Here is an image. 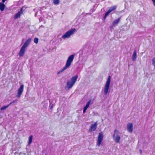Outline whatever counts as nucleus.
Instances as JSON below:
<instances>
[{
	"label": "nucleus",
	"instance_id": "obj_16",
	"mask_svg": "<svg viewBox=\"0 0 155 155\" xmlns=\"http://www.w3.org/2000/svg\"><path fill=\"white\" fill-rule=\"evenodd\" d=\"M5 7V5L2 3H0V9L1 11H2L4 10Z\"/></svg>",
	"mask_w": 155,
	"mask_h": 155
},
{
	"label": "nucleus",
	"instance_id": "obj_7",
	"mask_svg": "<svg viewBox=\"0 0 155 155\" xmlns=\"http://www.w3.org/2000/svg\"><path fill=\"white\" fill-rule=\"evenodd\" d=\"M117 6L116 5H114L110 7L109 10L105 13L104 16V19H105L106 17L109 14L112 12L113 11L116 10L117 8Z\"/></svg>",
	"mask_w": 155,
	"mask_h": 155
},
{
	"label": "nucleus",
	"instance_id": "obj_17",
	"mask_svg": "<svg viewBox=\"0 0 155 155\" xmlns=\"http://www.w3.org/2000/svg\"><path fill=\"white\" fill-rule=\"evenodd\" d=\"M33 137V136L32 135H31L30 136H29L28 142V143L29 145H30L32 143Z\"/></svg>",
	"mask_w": 155,
	"mask_h": 155
},
{
	"label": "nucleus",
	"instance_id": "obj_22",
	"mask_svg": "<svg viewBox=\"0 0 155 155\" xmlns=\"http://www.w3.org/2000/svg\"><path fill=\"white\" fill-rule=\"evenodd\" d=\"M91 100L87 102V103L86 104L85 106H86V107H87V108H88L89 107V106L90 104H91Z\"/></svg>",
	"mask_w": 155,
	"mask_h": 155
},
{
	"label": "nucleus",
	"instance_id": "obj_18",
	"mask_svg": "<svg viewBox=\"0 0 155 155\" xmlns=\"http://www.w3.org/2000/svg\"><path fill=\"white\" fill-rule=\"evenodd\" d=\"M9 106V104H8V105L7 106H4L2 107V108H1V110H3L5 109L6 108H7V107H8Z\"/></svg>",
	"mask_w": 155,
	"mask_h": 155
},
{
	"label": "nucleus",
	"instance_id": "obj_19",
	"mask_svg": "<svg viewBox=\"0 0 155 155\" xmlns=\"http://www.w3.org/2000/svg\"><path fill=\"white\" fill-rule=\"evenodd\" d=\"M53 3L55 5L58 4L59 3V0H54L53 1Z\"/></svg>",
	"mask_w": 155,
	"mask_h": 155
},
{
	"label": "nucleus",
	"instance_id": "obj_14",
	"mask_svg": "<svg viewBox=\"0 0 155 155\" xmlns=\"http://www.w3.org/2000/svg\"><path fill=\"white\" fill-rule=\"evenodd\" d=\"M120 19L121 18H119L118 19L115 20L112 23V25H113L114 26L115 25L117 24L120 22Z\"/></svg>",
	"mask_w": 155,
	"mask_h": 155
},
{
	"label": "nucleus",
	"instance_id": "obj_30",
	"mask_svg": "<svg viewBox=\"0 0 155 155\" xmlns=\"http://www.w3.org/2000/svg\"><path fill=\"white\" fill-rule=\"evenodd\" d=\"M140 153H141L142 151L141 150H140Z\"/></svg>",
	"mask_w": 155,
	"mask_h": 155
},
{
	"label": "nucleus",
	"instance_id": "obj_21",
	"mask_svg": "<svg viewBox=\"0 0 155 155\" xmlns=\"http://www.w3.org/2000/svg\"><path fill=\"white\" fill-rule=\"evenodd\" d=\"M91 100L87 102V103L86 104L85 106H86V107H87V108H88L89 107V106L90 104H91Z\"/></svg>",
	"mask_w": 155,
	"mask_h": 155
},
{
	"label": "nucleus",
	"instance_id": "obj_25",
	"mask_svg": "<svg viewBox=\"0 0 155 155\" xmlns=\"http://www.w3.org/2000/svg\"><path fill=\"white\" fill-rule=\"evenodd\" d=\"M153 1V5L155 6V0H152Z\"/></svg>",
	"mask_w": 155,
	"mask_h": 155
},
{
	"label": "nucleus",
	"instance_id": "obj_26",
	"mask_svg": "<svg viewBox=\"0 0 155 155\" xmlns=\"http://www.w3.org/2000/svg\"><path fill=\"white\" fill-rule=\"evenodd\" d=\"M86 110H86L84 109L83 111V113H85Z\"/></svg>",
	"mask_w": 155,
	"mask_h": 155
},
{
	"label": "nucleus",
	"instance_id": "obj_6",
	"mask_svg": "<svg viewBox=\"0 0 155 155\" xmlns=\"http://www.w3.org/2000/svg\"><path fill=\"white\" fill-rule=\"evenodd\" d=\"M103 133L101 132L99 133L98 135L97 143V145L99 147L100 146L103 140Z\"/></svg>",
	"mask_w": 155,
	"mask_h": 155
},
{
	"label": "nucleus",
	"instance_id": "obj_27",
	"mask_svg": "<svg viewBox=\"0 0 155 155\" xmlns=\"http://www.w3.org/2000/svg\"><path fill=\"white\" fill-rule=\"evenodd\" d=\"M114 26H113V25H112V26H110V28H111V29Z\"/></svg>",
	"mask_w": 155,
	"mask_h": 155
},
{
	"label": "nucleus",
	"instance_id": "obj_2",
	"mask_svg": "<svg viewBox=\"0 0 155 155\" xmlns=\"http://www.w3.org/2000/svg\"><path fill=\"white\" fill-rule=\"evenodd\" d=\"M74 58V55L73 54L69 56L65 66L58 73V74H59L60 72H63V71L69 68L71 66V63L73 60Z\"/></svg>",
	"mask_w": 155,
	"mask_h": 155
},
{
	"label": "nucleus",
	"instance_id": "obj_4",
	"mask_svg": "<svg viewBox=\"0 0 155 155\" xmlns=\"http://www.w3.org/2000/svg\"><path fill=\"white\" fill-rule=\"evenodd\" d=\"M76 31V30L75 28H71L67 31L65 34L62 35V38L63 39L69 38Z\"/></svg>",
	"mask_w": 155,
	"mask_h": 155
},
{
	"label": "nucleus",
	"instance_id": "obj_29",
	"mask_svg": "<svg viewBox=\"0 0 155 155\" xmlns=\"http://www.w3.org/2000/svg\"><path fill=\"white\" fill-rule=\"evenodd\" d=\"M6 0H2V3H4L6 1Z\"/></svg>",
	"mask_w": 155,
	"mask_h": 155
},
{
	"label": "nucleus",
	"instance_id": "obj_13",
	"mask_svg": "<svg viewBox=\"0 0 155 155\" xmlns=\"http://www.w3.org/2000/svg\"><path fill=\"white\" fill-rule=\"evenodd\" d=\"M31 41V38H29L28 39L25 43L24 44V45H23V46L25 47L26 48H27L28 45H29Z\"/></svg>",
	"mask_w": 155,
	"mask_h": 155
},
{
	"label": "nucleus",
	"instance_id": "obj_15",
	"mask_svg": "<svg viewBox=\"0 0 155 155\" xmlns=\"http://www.w3.org/2000/svg\"><path fill=\"white\" fill-rule=\"evenodd\" d=\"M136 59V51L135 50L134 51L133 54L132 55V60L135 61Z\"/></svg>",
	"mask_w": 155,
	"mask_h": 155
},
{
	"label": "nucleus",
	"instance_id": "obj_20",
	"mask_svg": "<svg viewBox=\"0 0 155 155\" xmlns=\"http://www.w3.org/2000/svg\"><path fill=\"white\" fill-rule=\"evenodd\" d=\"M34 43H35V44H37L38 43V39L37 38H34Z\"/></svg>",
	"mask_w": 155,
	"mask_h": 155
},
{
	"label": "nucleus",
	"instance_id": "obj_11",
	"mask_svg": "<svg viewBox=\"0 0 155 155\" xmlns=\"http://www.w3.org/2000/svg\"><path fill=\"white\" fill-rule=\"evenodd\" d=\"M97 126V122L95 123L94 124H92L91 125L89 130L90 132L95 131Z\"/></svg>",
	"mask_w": 155,
	"mask_h": 155
},
{
	"label": "nucleus",
	"instance_id": "obj_3",
	"mask_svg": "<svg viewBox=\"0 0 155 155\" xmlns=\"http://www.w3.org/2000/svg\"><path fill=\"white\" fill-rule=\"evenodd\" d=\"M110 76H109L104 86V93L105 95H106L108 92L110 82Z\"/></svg>",
	"mask_w": 155,
	"mask_h": 155
},
{
	"label": "nucleus",
	"instance_id": "obj_9",
	"mask_svg": "<svg viewBox=\"0 0 155 155\" xmlns=\"http://www.w3.org/2000/svg\"><path fill=\"white\" fill-rule=\"evenodd\" d=\"M26 48L23 46L22 47L19 53V55L20 57H22L24 56Z\"/></svg>",
	"mask_w": 155,
	"mask_h": 155
},
{
	"label": "nucleus",
	"instance_id": "obj_8",
	"mask_svg": "<svg viewBox=\"0 0 155 155\" xmlns=\"http://www.w3.org/2000/svg\"><path fill=\"white\" fill-rule=\"evenodd\" d=\"M24 86L23 84L21 85L20 87L18 89V92L16 97L18 98H19L21 94L24 90Z\"/></svg>",
	"mask_w": 155,
	"mask_h": 155
},
{
	"label": "nucleus",
	"instance_id": "obj_28",
	"mask_svg": "<svg viewBox=\"0 0 155 155\" xmlns=\"http://www.w3.org/2000/svg\"><path fill=\"white\" fill-rule=\"evenodd\" d=\"M87 108V107H86V106H85L84 108V109H86V110H87V108Z\"/></svg>",
	"mask_w": 155,
	"mask_h": 155
},
{
	"label": "nucleus",
	"instance_id": "obj_5",
	"mask_svg": "<svg viewBox=\"0 0 155 155\" xmlns=\"http://www.w3.org/2000/svg\"><path fill=\"white\" fill-rule=\"evenodd\" d=\"M113 137L116 143H120V138L119 135V131L117 130H114Z\"/></svg>",
	"mask_w": 155,
	"mask_h": 155
},
{
	"label": "nucleus",
	"instance_id": "obj_23",
	"mask_svg": "<svg viewBox=\"0 0 155 155\" xmlns=\"http://www.w3.org/2000/svg\"><path fill=\"white\" fill-rule=\"evenodd\" d=\"M18 101V100H15L13 101H12L9 104V105L11 104H12L14 103H16Z\"/></svg>",
	"mask_w": 155,
	"mask_h": 155
},
{
	"label": "nucleus",
	"instance_id": "obj_12",
	"mask_svg": "<svg viewBox=\"0 0 155 155\" xmlns=\"http://www.w3.org/2000/svg\"><path fill=\"white\" fill-rule=\"evenodd\" d=\"M133 124L132 123L128 124L127 125V129L128 131L131 133L133 130Z\"/></svg>",
	"mask_w": 155,
	"mask_h": 155
},
{
	"label": "nucleus",
	"instance_id": "obj_10",
	"mask_svg": "<svg viewBox=\"0 0 155 155\" xmlns=\"http://www.w3.org/2000/svg\"><path fill=\"white\" fill-rule=\"evenodd\" d=\"M23 7H22L21 9L14 16V18L17 19L20 17L21 15L23 13Z\"/></svg>",
	"mask_w": 155,
	"mask_h": 155
},
{
	"label": "nucleus",
	"instance_id": "obj_1",
	"mask_svg": "<svg viewBox=\"0 0 155 155\" xmlns=\"http://www.w3.org/2000/svg\"><path fill=\"white\" fill-rule=\"evenodd\" d=\"M78 78V75H76L72 77L71 78V81H68L67 82L65 89L69 90L71 88L75 83Z\"/></svg>",
	"mask_w": 155,
	"mask_h": 155
},
{
	"label": "nucleus",
	"instance_id": "obj_24",
	"mask_svg": "<svg viewBox=\"0 0 155 155\" xmlns=\"http://www.w3.org/2000/svg\"><path fill=\"white\" fill-rule=\"evenodd\" d=\"M152 64L153 65L155 68V58H153L152 60Z\"/></svg>",
	"mask_w": 155,
	"mask_h": 155
}]
</instances>
